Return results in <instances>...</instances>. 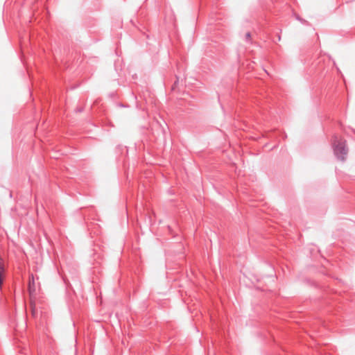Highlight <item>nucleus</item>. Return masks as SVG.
<instances>
[{
  "label": "nucleus",
  "mask_w": 355,
  "mask_h": 355,
  "mask_svg": "<svg viewBox=\"0 0 355 355\" xmlns=\"http://www.w3.org/2000/svg\"><path fill=\"white\" fill-rule=\"evenodd\" d=\"M28 290H29L30 294H31L33 291H35V282H34V277L33 275H31L29 276Z\"/></svg>",
  "instance_id": "7ed1b4c3"
},
{
  "label": "nucleus",
  "mask_w": 355,
  "mask_h": 355,
  "mask_svg": "<svg viewBox=\"0 0 355 355\" xmlns=\"http://www.w3.org/2000/svg\"><path fill=\"white\" fill-rule=\"evenodd\" d=\"M245 39L247 41H250V39H251V34L250 32H248L246 34H245Z\"/></svg>",
  "instance_id": "39448f33"
},
{
  "label": "nucleus",
  "mask_w": 355,
  "mask_h": 355,
  "mask_svg": "<svg viewBox=\"0 0 355 355\" xmlns=\"http://www.w3.org/2000/svg\"><path fill=\"white\" fill-rule=\"evenodd\" d=\"M5 272V264L4 261L0 256V289L3 282V273Z\"/></svg>",
  "instance_id": "f03ea898"
},
{
  "label": "nucleus",
  "mask_w": 355,
  "mask_h": 355,
  "mask_svg": "<svg viewBox=\"0 0 355 355\" xmlns=\"http://www.w3.org/2000/svg\"><path fill=\"white\" fill-rule=\"evenodd\" d=\"M31 307L32 315L33 316H35L36 309H35V304H33V303H32V302L31 303Z\"/></svg>",
  "instance_id": "20e7f679"
},
{
  "label": "nucleus",
  "mask_w": 355,
  "mask_h": 355,
  "mask_svg": "<svg viewBox=\"0 0 355 355\" xmlns=\"http://www.w3.org/2000/svg\"><path fill=\"white\" fill-rule=\"evenodd\" d=\"M334 153L338 159L345 161L348 153V148L346 146V141L342 138L337 139L335 137L333 142Z\"/></svg>",
  "instance_id": "f257e3e1"
}]
</instances>
